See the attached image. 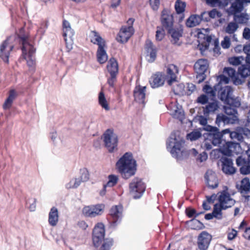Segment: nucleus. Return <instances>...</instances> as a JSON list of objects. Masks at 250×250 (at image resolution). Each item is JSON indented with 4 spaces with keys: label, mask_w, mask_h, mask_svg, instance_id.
Masks as SVG:
<instances>
[{
    "label": "nucleus",
    "mask_w": 250,
    "mask_h": 250,
    "mask_svg": "<svg viewBox=\"0 0 250 250\" xmlns=\"http://www.w3.org/2000/svg\"><path fill=\"white\" fill-rule=\"evenodd\" d=\"M17 37V35L8 37L0 45V59L6 64H9L10 52L13 50L15 45L12 42Z\"/></svg>",
    "instance_id": "obj_7"
},
{
    "label": "nucleus",
    "mask_w": 250,
    "mask_h": 250,
    "mask_svg": "<svg viewBox=\"0 0 250 250\" xmlns=\"http://www.w3.org/2000/svg\"><path fill=\"white\" fill-rule=\"evenodd\" d=\"M240 190L241 193H248L250 191V182L248 178H245L241 181Z\"/></svg>",
    "instance_id": "obj_42"
},
{
    "label": "nucleus",
    "mask_w": 250,
    "mask_h": 250,
    "mask_svg": "<svg viewBox=\"0 0 250 250\" xmlns=\"http://www.w3.org/2000/svg\"><path fill=\"white\" fill-rule=\"evenodd\" d=\"M236 164L239 167L240 172L242 175L250 174V159L243 156H239L236 160Z\"/></svg>",
    "instance_id": "obj_18"
},
{
    "label": "nucleus",
    "mask_w": 250,
    "mask_h": 250,
    "mask_svg": "<svg viewBox=\"0 0 250 250\" xmlns=\"http://www.w3.org/2000/svg\"><path fill=\"white\" fill-rule=\"evenodd\" d=\"M219 108V103L214 101L208 103L205 107H203L204 115L208 117L209 115L214 114Z\"/></svg>",
    "instance_id": "obj_29"
},
{
    "label": "nucleus",
    "mask_w": 250,
    "mask_h": 250,
    "mask_svg": "<svg viewBox=\"0 0 250 250\" xmlns=\"http://www.w3.org/2000/svg\"><path fill=\"white\" fill-rule=\"evenodd\" d=\"M116 166L124 179H128L135 174L136 162L131 152L125 153L117 162Z\"/></svg>",
    "instance_id": "obj_1"
},
{
    "label": "nucleus",
    "mask_w": 250,
    "mask_h": 250,
    "mask_svg": "<svg viewBox=\"0 0 250 250\" xmlns=\"http://www.w3.org/2000/svg\"><path fill=\"white\" fill-rule=\"evenodd\" d=\"M178 72V68L174 64H171L167 66V76L168 78H169L167 81L169 85H171L173 82L176 81V74Z\"/></svg>",
    "instance_id": "obj_30"
},
{
    "label": "nucleus",
    "mask_w": 250,
    "mask_h": 250,
    "mask_svg": "<svg viewBox=\"0 0 250 250\" xmlns=\"http://www.w3.org/2000/svg\"><path fill=\"white\" fill-rule=\"evenodd\" d=\"M223 73L231 78L234 84L240 85L243 83V81L237 77V74L234 69L231 67H225Z\"/></svg>",
    "instance_id": "obj_28"
},
{
    "label": "nucleus",
    "mask_w": 250,
    "mask_h": 250,
    "mask_svg": "<svg viewBox=\"0 0 250 250\" xmlns=\"http://www.w3.org/2000/svg\"><path fill=\"white\" fill-rule=\"evenodd\" d=\"M233 19L235 22L240 24H245L248 22L249 18L248 15L241 13L240 14H235V15H233Z\"/></svg>",
    "instance_id": "obj_41"
},
{
    "label": "nucleus",
    "mask_w": 250,
    "mask_h": 250,
    "mask_svg": "<svg viewBox=\"0 0 250 250\" xmlns=\"http://www.w3.org/2000/svg\"><path fill=\"white\" fill-rule=\"evenodd\" d=\"M91 42L98 45L96 54L98 62L101 64L104 63L108 59V56L104 49L105 43L104 39L100 36L98 32L92 31Z\"/></svg>",
    "instance_id": "obj_5"
},
{
    "label": "nucleus",
    "mask_w": 250,
    "mask_h": 250,
    "mask_svg": "<svg viewBox=\"0 0 250 250\" xmlns=\"http://www.w3.org/2000/svg\"><path fill=\"white\" fill-rule=\"evenodd\" d=\"M78 186V184L77 182V179L76 178L75 180H72L70 181L69 183H68L66 187L67 188H77Z\"/></svg>",
    "instance_id": "obj_60"
},
{
    "label": "nucleus",
    "mask_w": 250,
    "mask_h": 250,
    "mask_svg": "<svg viewBox=\"0 0 250 250\" xmlns=\"http://www.w3.org/2000/svg\"><path fill=\"white\" fill-rule=\"evenodd\" d=\"M122 217L123 207L121 205L112 207L109 213V219L111 227L115 228L121 222Z\"/></svg>",
    "instance_id": "obj_12"
},
{
    "label": "nucleus",
    "mask_w": 250,
    "mask_h": 250,
    "mask_svg": "<svg viewBox=\"0 0 250 250\" xmlns=\"http://www.w3.org/2000/svg\"><path fill=\"white\" fill-rule=\"evenodd\" d=\"M243 37L246 40H250V29L249 28L245 27L244 29Z\"/></svg>",
    "instance_id": "obj_63"
},
{
    "label": "nucleus",
    "mask_w": 250,
    "mask_h": 250,
    "mask_svg": "<svg viewBox=\"0 0 250 250\" xmlns=\"http://www.w3.org/2000/svg\"><path fill=\"white\" fill-rule=\"evenodd\" d=\"M236 121V118H230L223 114H218L217 115L215 123L219 126H224L226 124H233Z\"/></svg>",
    "instance_id": "obj_27"
},
{
    "label": "nucleus",
    "mask_w": 250,
    "mask_h": 250,
    "mask_svg": "<svg viewBox=\"0 0 250 250\" xmlns=\"http://www.w3.org/2000/svg\"><path fill=\"white\" fill-rule=\"evenodd\" d=\"M208 66V62L206 59H199L194 64V68L198 74L197 78L198 77H202V79L199 80V83L203 81L205 79L204 73L207 71Z\"/></svg>",
    "instance_id": "obj_16"
},
{
    "label": "nucleus",
    "mask_w": 250,
    "mask_h": 250,
    "mask_svg": "<svg viewBox=\"0 0 250 250\" xmlns=\"http://www.w3.org/2000/svg\"><path fill=\"white\" fill-rule=\"evenodd\" d=\"M201 22V18L199 15H193L190 16L187 20L186 25L189 27H192L199 25Z\"/></svg>",
    "instance_id": "obj_35"
},
{
    "label": "nucleus",
    "mask_w": 250,
    "mask_h": 250,
    "mask_svg": "<svg viewBox=\"0 0 250 250\" xmlns=\"http://www.w3.org/2000/svg\"><path fill=\"white\" fill-rule=\"evenodd\" d=\"M58 209L55 207H52L49 213L48 222L52 226H55L58 221Z\"/></svg>",
    "instance_id": "obj_33"
},
{
    "label": "nucleus",
    "mask_w": 250,
    "mask_h": 250,
    "mask_svg": "<svg viewBox=\"0 0 250 250\" xmlns=\"http://www.w3.org/2000/svg\"><path fill=\"white\" fill-rule=\"evenodd\" d=\"M229 62L234 65H238L240 64V58L239 57H231L229 60Z\"/></svg>",
    "instance_id": "obj_59"
},
{
    "label": "nucleus",
    "mask_w": 250,
    "mask_h": 250,
    "mask_svg": "<svg viewBox=\"0 0 250 250\" xmlns=\"http://www.w3.org/2000/svg\"><path fill=\"white\" fill-rule=\"evenodd\" d=\"M165 79V74L160 72H156L151 76L149 82L152 88H156L164 85Z\"/></svg>",
    "instance_id": "obj_21"
},
{
    "label": "nucleus",
    "mask_w": 250,
    "mask_h": 250,
    "mask_svg": "<svg viewBox=\"0 0 250 250\" xmlns=\"http://www.w3.org/2000/svg\"><path fill=\"white\" fill-rule=\"evenodd\" d=\"M228 105L224 106V111L226 114L229 116L230 118H233L234 117L236 118V121L238 120L237 115L238 112L236 109L237 107H233L231 105L227 104Z\"/></svg>",
    "instance_id": "obj_36"
},
{
    "label": "nucleus",
    "mask_w": 250,
    "mask_h": 250,
    "mask_svg": "<svg viewBox=\"0 0 250 250\" xmlns=\"http://www.w3.org/2000/svg\"><path fill=\"white\" fill-rule=\"evenodd\" d=\"M240 145L238 143L234 142H227L225 145L221 148V151L225 155L230 156L233 152L236 151V148L239 147Z\"/></svg>",
    "instance_id": "obj_25"
},
{
    "label": "nucleus",
    "mask_w": 250,
    "mask_h": 250,
    "mask_svg": "<svg viewBox=\"0 0 250 250\" xmlns=\"http://www.w3.org/2000/svg\"><path fill=\"white\" fill-rule=\"evenodd\" d=\"M246 1H242V0H235V1L232 3L230 7L231 14L235 15V14L240 13L243 9L244 3Z\"/></svg>",
    "instance_id": "obj_31"
},
{
    "label": "nucleus",
    "mask_w": 250,
    "mask_h": 250,
    "mask_svg": "<svg viewBox=\"0 0 250 250\" xmlns=\"http://www.w3.org/2000/svg\"><path fill=\"white\" fill-rule=\"evenodd\" d=\"M220 84H216L213 88L208 85H205L203 87L204 91L210 97H214L216 94L217 91L219 88Z\"/></svg>",
    "instance_id": "obj_40"
},
{
    "label": "nucleus",
    "mask_w": 250,
    "mask_h": 250,
    "mask_svg": "<svg viewBox=\"0 0 250 250\" xmlns=\"http://www.w3.org/2000/svg\"><path fill=\"white\" fill-rule=\"evenodd\" d=\"M221 46L224 49L229 48L230 45V40L228 36H225L221 42Z\"/></svg>",
    "instance_id": "obj_55"
},
{
    "label": "nucleus",
    "mask_w": 250,
    "mask_h": 250,
    "mask_svg": "<svg viewBox=\"0 0 250 250\" xmlns=\"http://www.w3.org/2000/svg\"><path fill=\"white\" fill-rule=\"evenodd\" d=\"M107 69L110 75H117L118 72V64L115 59L112 58L109 60Z\"/></svg>",
    "instance_id": "obj_34"
},
{
    "label": "nucleus",
    "mask_w": 250,
    "mask_h": 250,
    "mask_svg": "<svg viewBox=\"0 0 250 250\" xmlns=\"http://www.w3.org/2000/svg\"><path fill=\"white\" fill-rule=\"evenodd\" d=\"M108 182L104 185V188H106L107 187H112L114 186L118 182V177L115 175H109L108 176Z\"/></svg>",
    "instance_id": "obj_46"
},
{
    "label": "nucleus",
    "mask_w": 250,
    "mask_h": 250,
    "mask_svg": "<svg viewBox=\"0 0 250 250\" xmlns=\"http://www.w3.org/2000/svg\"><path fill=\"white\" fill-rule=\"evenodd\" d=\"M207 3L212 7L215 6H225L227 5L228 2L223 1L222 0H206Z\"/></svg>",
    "instance_id": "obj_50"
},
{
    "label": "nucleus",
    "mask_w": 250,
    "mask_h": 250,
    "mask_svg": "<svg viewBox=\"0 0 250 250\" xmlns=\"http://www.w3.org/2000/svg\"><path fill=\"white\" fill-rule=\"evenodd\" d=\"M145 48L146 51L148 61L150 62H153L156 58L157 50L151 41H146Z\"/></svg>",
    "instance_id": "obj_23"
},
{
    "label": "nucleus",
    "mask_w": 250,
    "mask_h": 250,
    "mask_svg": "<svg viewBox=\"0 0 250 250\" xmlns=\"http://www.w3.org/2000/svg\"><path fill=\"white\" fill-rule=\"evenodd\" d=\"M89 173L87 169L83 168L79 171V182H84L89 179Z\"/></svg>",
    "instance_id": "obj_49"
},
{
    "label": "nucleus",
    "mask_w": 250,
    "mask_h": 250,
    "mask_svg": "<svg viewBox=\"0 0 250 250\" xmlns=\"http://www.w3.org/2000/svg\"><path fill=\"white\" fill-rule=\"evenodd\" d=\"M199 37L203 38L204 41L199 44V48L201 51H203L208 50L209 45L213 46V50L214 52L218 53L220 49L219 45V41L217 39H212L211 36L206 35L204 34H199Z\"/></svg>",
    "instance_id": "obj_8"
},
{
    "label": "nucleus",
    "mask_w": 250,
    "mask_h": 250,
    "mask_svg": "<svg viewBox=\"0 0 250 250\" xmlns=\"http://www.w3.org/2000/svg\"><path fill=\"white\" fill-rule=\"evenodd\" d=\"M113 239H105L100 250H109L110 247L113 245Z\"/></svg>",
    "instance_id": "obj_52"
},
{
    "label": "nucleus",
    "mask_w": 250,
    "mask_h": 250,
    "mask_svg": "<svg viewBox=\"0 0 250 250\" xmlns=\"http://www.w3.org/2000/svg\"><path fill=\"white\" fill-rule=\"evenodd\" d=\"M146 86L137 85L133 90V96L135 100L139 104H144L146 101Z\"/></svg>",
    "instance_id": "obj_20"
},
{
    "label": "nucleus",
    "mask_w": 250,
    "mask_h": 250,
    "mask_svg": "<svg viewBox=\"0 0 250 250\" xmlns=\"http://www.w3.org/2000/svg\"><path fill=\"white\" fill-rule=\"evenodd\" d=\"M170 114L173 118L179 120H182L184 117V111L177 106L174 107V109L171 111Z\"/></svg>",
    "instance_id": "obj_47"
},
{
    "label": "nucleus",
    "mask_w": 250,
    "mask_h": 250,
    "mask_svg": "<svg viewBox=\"0 0 250 250\" xmlns=\"http://www.w3.org/2000/svg\"><path fill=\"white\" fill-rule=\"evenodd\" d=\"M228 190V188L225 187L224 189L220 192L218 197L219 204L227 208L231 207L235 203V200L231 198Z\"/></svg>",
    "instance_id": "obj_15"
},
{
    "label": "nucleus",
    "mask_w": 250,
    "mask_h": 250,
    "mask_svg": "<svg viewBox=\"0 0 250 250\" xmlns=\"http://www.w3.org/2000/svg\"><path fill=\"white\" fill-rule=\"evenodd\" d=\"M93 217L101 215L103 212L104 206L102 204H98L91 206Z\"/></svg>",
    "instance_id": "obj_48"
},
{
    "label": "nucleus",
    "mask_w": 250,
    "mask_h": 250,
    "mask_svg": "<svg viewBox=\"0 0 250 250\" xmlns=\"http://www.w3.org/2000/svg\"><path fill=\"white\" fill-rule=\"evenodd\" d=\"M211 240V236L206 231H203L198 238V246L200 250H206Z\"/></svg>",
    "instance_id": "obj_22"
},
{
    "label": "nucleus",
    "mask_w": 250,
    "mask_h": 250,
    "mask_svg": "<svg viewBox=\"0 0 250 250\" xmlns=\"http://www.w3.org/2000/svg\"><path fill=\"white\" fill-rule=\"evenodd\" d=\"M17 37L21 42V50L22 55L27 61L28 65L31 66L34 63V54L36 49L27 41V37L24 35H17Z\"/></svg>",
    "instance_id": "obj_6"
},
{
    "label": "nucleus",
    "mask_w": 250,
    "mask_h": 250,
    "mask_svg": "<svg viewBox=\"0 0 250 250\" xmlns=\"http://www.w3.org/2000/svg\"><path fill=\"white\" fill-rule=\"evenodd\" d=\"M175 9L177 14H181L185 10L186 3L181 0H177L175 3Z\"/></svg>",
    "instance_id": "obj_45"
},
{
    "label": "nucleus",
    "mask_w": 250,
    "mask_h": 250,
    "mask_svg": "<svg viewBox=\"0 0 250 250\" xmlns=\"http://www.w3.org/2000/svg\"><path fill=\"white\" fill-rule=\"evenodd\" d=\"M217 79L219 81L217 84H220V85H221L222 83L227 84L229 81V78L225 75H221L219 76Z\"/></svg>",
    "instance_id": "obj_56"
},
{
    "label": "nucleus",
    "mask_w": 250,
    "mask_h": 250,
    "mask_svg": "<svg viewBox=\"0 0 250 250\" xmlns=\"http://www.w3.org/2000/svg\"><path fill=\"white\" fill-rule=\"evenodd\" d=\"M238 27V25L236 22H230L225 28L224 31L226 33L229 34H233Z\"/></svg>",
    "instance_id": "obj_43"
},
{
    "label": "nucleus",
    "mask_w": 250,
    "mask_h": 250,
    "mask_svg": "<svg viewBox=\"0 0 250 250\" xmlns=\"http://www.w3.org/2000/svg\"><path fill=\"white\" fill-rule=\"evenodd\" d=\"M186 212L187 216L189 218L192 217L194 215L195 216L196 213L195 209L190 208H187L186 210Z\"/></svg>",
    "instance_id": "obj_64"
},
{
    "label": "nucleus",
    "mask_w": 250,
    "mask_h": 250,
    "mask_svg": "<svg viewBox=\"0 0 250 250\" xmlns=\"http://www.w3.org/2000/svg\"><path fill=\"white\" fill-rule=\"evenodd\" d=\"M205 178L208 186L211 188H216L218 186V181L215 172L208 170L205 174Z\"/></svg>",
    "instance_id": "obj_24"
},
{
    "label": "nucleus",
    "mask_w": 250,
    "mask_h": 250,
    "mask_svg": "<svg viewBox=\"0 0 250 250\" xmlns=\"http://www.w3.org/2000/svg\"><path fill=\"white\" fill-rule=\"evenodd\" d=\"M99 103L100 105L105 110L108 111L110 109L104 93L102 91L100 92L99 94Z\"/></svg>",
    "instance_id": "obj_44"
},
{
    "label": "nucleus",
    "mask_w": 250,
    "mask_h": 250,
    "mask_svg": "<svg viewBox=\"0 0 250 250\" xmlns=\"http://www.w3.org/2000/svg\"><path fill=\"white\" fill-rule=\"evenodd\" d=\"M159 27H157V30L156 32V40L158 41H161L164 38L165 35V29L162 27V29H159Z\"/></svg>",
    "instance_id": "obj_54"
},
{
    "label": "nucleus",
    "mask_w": 250,
    "mask_h": 250,
    "mask_svg": "<svg viewBox=\"0 0 250 250\" xmlns=\"http://www.w3.org/2000/svg\"><path fill=\"white\" fill-rule=\"evenodd\" d=\"M17 95L18 94L14 89H11L9 91V95L3 104L4 109H9L11 107L13 101L16 99Z\"/></svg>",
    "instance_id": "obj_32"
},
{
    "label": "nucleus",
    "mask_w": 250,
    "mask_h": 250,
    "mask_svg": "<svg viewBox=\"0 0 250 250\" xmlns=\"http://www.w3.org/2000/svg\"><path fill=\"white\" fill-rule=\"evenodd\" d=\"M167 32L171 37V42L175 45H181L182 42L180 41V38L183 35V29L180 27L174 26L167 30Z\"/></svg>",
    "instance_id": "obj_17"
},
{
    "label": "nucleus",
    "mask_w": 250,
    "mask_h": 250,
    "mask_svg": "<svg viewBox=\"0 0 250 250\" xmlns=\"http://www.w3.org/2000/svg\"><path fill=\"white\" fill-rule=\"evenodd\" d=\"M238 73L242 78H246L250 75V64L246 62V64H243L238 68Z\"/></svg>",
    "instance_id": "obj_37"
},
{
    "label": "nucleus",
    "mask_w": 250,
    "mask_h": 250,
    "mask_svg": "<svg viewBox=\"0 0 250 250\" xmlns=\"http://www.w3.org/2000/svg\"><path fill=\"white\" fill-rule=\"evenodd\" d=\"M208 100V96L206 95L203 94L198 98L197 101L198 103H200L202 104H207Z\"/></svg>",
    "instance_id": "obj_58"
},
{
    "label": "nucleus",
    "mask_w": 250,
    "mask_h": 250,
    "mask_svg": "<svg viewBox=\"0 0 250 250\" xmlns=\"http://www.w3.org/2000/svg\"><path fill=\"white\" fill-rule=\"evenodd\" d=\"M201 135L202 134L200 131L196 130L188 134L187 137L188 139L193 141L199 138Z\"/></svg>",
    "instance_id": "obj_51"
},
{
    "label": "nucleus",
    "mask_w": 250,
    "mask_h": 250,
    "mask_svg": "<svg viewBox=\"0 0 250 250\" xmlns=\"http://www.w3.org/2000/svg\"><path fill=\"white\" fill-rule=\"evenodd\" d=\"M219 87L216 94L220 100L226 104L233 107H239L241 105V103L238 98H234L232 96L233 89L231 86L222 87L220 85Z\"/></svg>",
    "instance_id": "obj_4"
},
{
    "label": "nucleus",
    "mask_w": 250,
    "mask_h": 250,
    "mask_svg": "<svg viewBox=\"0 0 250 250\" xmlns=\"http://www.w3.org/2000/svg\"><path fill=\"white\" fill-rule=\"evenodd\" d=\"M185 143V141L179 135L178 131H173L170 135L169 138L167 142V149L170 151L173 157L177 159L181 152V148Z\"/></svg>",
    "instance_id": "obj_3"
},
{
    "label": "nucleus",
    "mask_w": 250,
    "mask_h": 250,
    "mask_svg": "<svg viewBox=\"0 0 250 250\" xmlns=\"http://www.w3.org/2000/svg\"><path fill=\"white\" fill-rule=\"evenodd\" d=\"M222 134L229 133V137L234 140H237L239 142H241L243 140V137L241 133H239L236 131L230 132L229 129H224L221 132Z\"/></svg>",
    "instance_id": "obj_39"
},
{
    "label": "nucleus",
    "mask_w": 250,
    "mask_h": 250,
    "mask_svg": "<svg viewBox=\"0 0 250 250\" xmlns=\"http://www.w3.org/2000/svg\"><path fill=\"white\" fill-rule=\"evenodd\" d=\"M134 21V19L130 18L127 21L128 26L122 27L117 38L118 42L124 43L128 41L134 32V30L132 26Z\"/></svg>",
    "instance_id": "obj_9"
},
{
    "label": "nucleus",
    "mask_w": 250,
    "mask_h": 250,
    "mask_svg": "<svg viewBox=\"0 0 250 250\" xmlns=\"http://www.w3.org/2000/svg\"><path fill=\"white\" fill-rule=\"evenodd\" d=\"M91 206L84 207L83 209V214L87 217H93Z\"/></svg>",
    "instance_id": "obj_57"
},
{
    "label": "nucleus",
    "mask_w": 250,
    "mask_h": 250,
    "mask_svg": "<svg viewBox=\"0 0 250 250\" xmlns=\"http://www.w3.org/2000/svg\"><path fill=\"white\" fill-rule=\"evenodd\" d=\"M105 234L104 225L102 223H98L93 230L92 240L94 245L98 247L103 241Z\"/></svg>",
    "instance_id": "obj_14"
},
{
    "label": "nucleus",
    "mask_w": 250,
    "mask_h": 250,
    "mask_svg": "<svg viewBox=\"0 0 250 250\" xmlns=\"http://www.w3.org/2000/svg\"><path fill=\"white\" fill-rule=\"evenodd\" d=\"M227 209L225 208L224 206L220 205V204H215L213 207V209L212 213L214 215V217L218 219H221L222 218V210H225Z\"/></svg>",
    "instance_id": "obj_38"
},
{
    "label": "nucleus",
    "mask_w": 250,
    "mask_h": 250,
    "mask_svg": "<svg viewBox=\"0 0 250 250\" xmlns=\"http://www.w3.org/2000/svg\"><path fill=\"white\" fill-rule=\"evenodd\" d=\"M208 14L209 18H215L216 16L218 17L221 16L220 12L215 9L208 12Z\"/></svg>",
    "instance_id": "obj_62"
},
{
    "label": "nucleus",
    "mask_w": 250,
    "mask_h": 250,
    "mask_svg": "<svg viewBox=\"0 0 250 250\" xmlns=\"http://www.w3.org/2000/svg\"><path fill=\"white\" fill-rule=\"evenodd\" d=\"M173 15V13L167 9L162 11L160 18L162 27L167 31L174 27Z\"/></svg>",
    "instance_id": "obj_13"
},
{
    "label": "nucleus",
    "mask_w": 250,
    "mask_h": 250,
    "mask_svg": "<svg viewBox=\"0 0 250 250\" xmlns=\"http://www.w3.org/2000/svg\"><path fill=\"white\" fill-rule=\"evenodd\" d=\"M104 142L109 152L117 149L118 137L111 129H107L104 134Z\"/></svg>",
    "instance_id": "obj_10"
},
{
    "label": "nucleus",
    "mask_w": 250,
    "mask_h": 250,
    "mask_svg": "<svg viewBox=\"0 0 250 250\" xmlns=\"http://www.w3.org/2000/svg\"><path fill=\"white\" fill-rule=\"evenodd\" d=\"M151 6L153 10H157L160 5V0H149Z\"/></svg>",
    "instance_id": "obj_61"
},
{
    "label": "nucleus",
    "mask_w": 250,
    "mask_h": 250,
    "mask_svg": "<svg viewBox=\"0 0 250 250\" xmlns=\"http://www.w3.org/2000/svg\"><path fill=\"white\" fill-rule=\"evenodd\" d=\"M74 34L73 30L71 27L63 30V37L65 42L66 47L70 51L72 49L73 39L72 37Z\"/></svg>",
    "instance_id": "obj_26"
},
{
    "label": "nucleus",
    "mask_w": 250,
    "mask_h": 250,
    "mask_svg": "<svg viewBox=\"0 0 250 250\" xmlns=\"http://www.w3.org/2000/svg\"><path fill=\"white\" fill-rule=\"evenodd\" d=\"M222 163V170L227 175H232L236 172V169L233 166L231 158L223 157L220 160Z\"/></svg>",
    "instance_id": "obj_19"
},
{
    "label": "nucleus",
    "mask_w": 250,
    "mask_h": 250,
    "mask_svg": "<svg viewBox=\"0 0 250 250\" xmlns=\"http://www.w3.org/2000/svg\"><path fill=\"white\" fill-rule=\"evenodd\" d=\"M198 121L199 123L203 125L202 129L206 131L207 132L203 134V136L206 140H209L211 141L214 146H219L223 141L222 134L219 131V129L214 126L208 125V120L205 116H200L199 117Z\"/></svg>",
    "instance_id": "obj_2"
},
{
    "label": "nucleus",
    "mask_w": 250,
    "mask_h": 250,
    "mask_svg": "<svg viewBox=\"0 0 250 250\" xmlns=\"http://www.w3.org/2000/svg\"><path fill=\"white\" fill-rule=\"evenodd\" d=\"M243 50L244 53L247 55L246 62L250 64V42L245 45L243 47Z\"/></svg>",
    "instance_id": "obj_53"
},
{
    "label": "nucleus",
    "mask_w": 250,
    "mask_h": 250,
    "mask_svg": "<svg viewBox=\"0 0 250 250\" xmlns=\"http://www.w3.org/2000/svg\"><path fill=\"white\" fill-rule=\"evenodd\" d=\"M131 194L134 199H139L145 191L146 186L141 179L138 178H134L129 185Z\"/></svg>",
    "instance_id": "obj_11"
}]
</instances>
